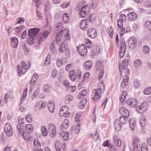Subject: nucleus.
Returning a JSON list of instances; mask_svg holds the SVG:
<instances>
[{
  "label": "nucleus",
  "instance_id": "f257e3e1",
  "mask_svg": "<svg viewBox=\"0 0 151 151\" xmlns=\"http://www.w3.org/2000/svg\"><path fill=\"white\" fill-rule=\"evenodd\" d=\"M51 32V28L49 27L47 30L44 32L40 33L37 35L36 39L37 45H39L40 42L45 40Z\"/></svg>",
  "mask_w": 151,
  "mask_h": 151
},
{
  "label": "nucleus",
  "instance_id": "f03ea898",
  "mask_svg": "<svg viewBox=\"0 0 151 151\" xmlns=\"http://www.w3.org/2000/svg\"><path fill=\"white\" fill-rule=\"evenodd\" d=\"M81 71L79 70L75 72L74 70H72L69 72V78L73 81H75L77 77L78 81L80 80L81 78Z\"/></svg>",
  "mask_w": 151,
  "mask_h": 151
},
{
  "label": "nucleus",
  "instance_id": "7ed1b4c3",
  "mask_svg": "<svg viewBox=\"0 0 151 151\" xmlns=\"http://www.w3.org/2000/svg\"><path fill=\"white\" fill-rule=\"evenodd\" d=\"M63 24L62 22H58L56 24V29L58 32H65L67 40H69L70 37L68 33V30L67 29L63 27Z\"/></svg>",
  "mask_w": 151,
  "mask_h": 151
},
{
  "label": "nucleus",
  "instance_id": "20e7f679",
  "mask_svg": "<svg viewBox=\"0 0 151 151\" xmlns=\"http://www.w3.org/2000/svg\"><path fill=\"white\" fill-rule=\"evenodd\" d=\"M104 67L101 61H97L96 64V70L98 71H100L99 73L98 78L100 79L103 76L104 72Z\"/></svg>",
  "mask_w": 151,
  "mask_h": 151
},
{
  "label": "nucleus",
  "instance_id": "39448f33",
  "mask_svg": "<svg viewBox=\"0 0 151 151\" xmlns=\"http://www.w3.org/2000/svg\"><path fill=\"white\" fill-rule=\"evenodd\" d=\"M100 87L95 90L94 95L93 98L94 101H96V99H99L101 97V93L102 91L104 90V86L103 83L101 82L100 84Z\"/></svg>",
  "mask_w": 151,
  "mask_h": 151
},
{
  "label": "nucleus",
  "instance_id": "423d86ee",
  "mask_svg": "<svg viewBox=\"0 0 151 151\" xmlns=\"http://www.w3.org/2000/svg\"><path fill=\"white\" fill-rule=\"evenodd\" d=\"M24 125H19V136H22L23 139L26 141L30 140V133L24 132Z\"/></svg>",
  "mask_w": 151,
  "mask_h": 151
},
{
  "label": "nucleus",
  "instance_id": "0eeeda50",
  "mask_svg": "<svg viewBox=\"0 0 151 151\" xmlns=\"http://www.w3.org/2000/svg\"><path fill=\"white\" fill-rule=\"evenodd\" d=\"M90 7L88 5H86L82 8L79 12V15L81 17L85 18L88 14L89 12Z\"/></svg>",
  "mask_w": 151,
  "mask_h": 151
},
{
  "label": "nucleus",
  "instance_id": "6e6552de",
  "mask_svg": "<svg viewBox=\"0 0 151 151\" xmlns=\"http://www.w3.org/2000/svg\"><path fill=\"white\" fill-rule=\"evenodd\" d=\"M132 144L134 151H139L140 150L141 145L140 140L138 138H135L133 139Z\"/></svg>",
  "mask_w": 151,
  "mask_h": 151
},
{
  "label": "nucleus",
  "instance_id": "1a4fd4ad",
  "mask_svg": "<svg viewBox=\"0 0 151 151\" xmlns=\"http://www.w3.org/2000/svg\"><path fill=\"white\" fill-rule=\"evenodd\" d=\"M31 67V63L29 64L28 67L27 68L25 63L22 61L21 63V66L19 67V74H24L27 70H28Z\"/></svg>",
  "mask_w": 151,
  "mask_h": 151
},
{
  "label": "nucleus",
  "instance_id": "9d476101",
  "mask_svg": "<svg viewBox=\"0 0 151 151\" xmlns=\"http://www.w3.org/2000/svg\"><path fill=\"white\" fill-rule=\"evenodd\" d=\"M48 129L50 136L52 137L55 136L56 134L55 127L53 124H50L48 126Z\"/></svg>",
  "mask_w": 151,
  "mask_h": 151
},
{
  "label": "nucleus",
  "instance_id": "9b49d317",
  "mask_svg": "<svg viewBox=\"0 0 151 151\" xmlns=\"http://www.w3.org/2000/svg\"><path fill=\"white\" fill-rule=\"evenodd\" d=\"M4 129V132L8 136L10 137L12 135V129L9 123H7L5 124Z\"/></svg>",
  "mask_w": 151,
  "mask_h": 151
},
{
  "label": "nucleus",
  "instance_id": "f8f14e48",
  "mask_svg": "<svg viewBox=\"0 0 151 151\" xmlns=\"http://www.w3.org/2000/svg\"><path fill=\"white\" fill-rule=\"evenodd\" d=\"M40 29L37 28L29 29L28 30V35L29 37L36 38V35L39 32Z\"/></svg>",
  "mask_w": 151,
  "mask_h": 151
},
{
  "label": "nucleus",
  "instance_id": "ddd939ff",
  "mask_svg": "<svg viewBox=\"0 0 151 151\" xmlns=\"http://www.w3.org/2000/svg\"><path fill=\"white\" fill-rule=\"evenodd\" d=\"M136 38L134 37H131L128 41L129 47L131 49H134L137 46Z\"/></svg>",
  "mask_w": 151,
  "mask_h": 151
},
{
  "label": "nucleus",
  "instance_id": "4468645a",
  "mask_svg": "<svg viewBox=\"0 0 151 151\" xmlns=\"http://www.w3.org/2000/svg\"><path fill=\"white\" fill-rule=\"evenodd\" d=\"M147 109V106L145 102H143L136 108L137 112L140 114L145 112Z\"/></svg>",
  "mask_w": 151,
  "mask_h": 151
},
{
  "label": "nucleus",
  "instance_id": "2eb2a0df",
  "mask_svg": "<svg viewBox=\"0 0 151 151\" xmlns=\"http://www.w3.org/2000/svg\"><path fill=\"white\" fill-rule=\"evenodd\" d=\"M77 52L80 55L84 56L86 55L87 53V49L84 45H82L78 47H77Z\"/></svg>",
  "mask_w": 151,
  "mask_h": 151
},
{
  "label": "nucleus",
  "instance_id": "dca6fc26",
  "mask_svg": "<svg viewBox=\"0 0 151 151\" xmlns=\"http://www.w3.org/2000/svg\"><path fill=\"white\" fill-rule=\"evenodd\" d=\"M128 63L127 59H124L121 64L119 65V69L120 74L122 75V70L126 69L128 66Z\"/></svg>",
  "mask_w": 151,
  "mask_h": 151
},
{
  "label": "nucleus",
  "instance_id": "f3484780",
  "mask_svg": "<svg viewBox=\"0 0 151 151\" xmlns=\"http://www.w3.org/2000/svg\"><path fill=\"white\" fill-rule=\"evenodd\" d=\"M87 34L89 37L94 38L97 35V32L95 29L90 28L88 29Z\"/></svg>",
  "mask_w": 151,
  "mask_h": 151
},
{
  "label": "nucleus",
  "instance_id": "a211bd4d",
  "mask_svg": "<svg viewBox=\"0 0 151 151\" xmlns=\"http://www.w3.org/2000/svg\"><path fill=\"white\" fill-rule=\"evenodd\" d=\"M46 103L42 101L38 102L35 106V108L37 110L44 109L45 107Z\"/></svg>",
  "mask_w": 151,
  "mask_h": 151
},
{
  "label": "nucleus",
  "instance_id": "6ab92c4d",
  "mask_svg": "<svg viewBox=\"0 0 151 151\" xmlns=\"http://www.w3.org/2000/svg\"><path fill=\"white\" fill-rule=\"evenodd\" d=\"M60 137L64 141L68 140L69 138V133L67 132H63L59 134Z\"/></svg>",
  "mask_w": 151,
  "mask_h": 151
},
{
  "label": "nucleus",
  "instance_id": "aec40b11",
  "mask_svg": "<svg viewBox=\"0 0 151 151\" xmlns=\"http://www.w3.org/2000/svg\"><path fill=\"white\" fill-rule=\"evenodd\" d=\"M119 112L122 116H129V112L127 109L124 107H121L119 109Z\"/></svg>",
  "mask_w": 151,
  "mask_h": 151
},
{
  "label": "nucleus",
  "instance_id": "412c9836",
  "mask_svg": "<svg viewBox=\"0 0 151 151\" xmlns=\"http://www.w3.org/2000/svg\"><path fill=\"white\" fill-rule=\"evenodd\" d=\"M119 119H116L114 123V127L116 131L120 130L122 126L121 125Z\"/></svg>",
  "mask_w": 151,
  "mask_h": 151
},
{
  "label": "nucleus",
  "instance_id": "4be33fe9",
  "mask_svg": "<svg viewBox=\"0 0 151 151\" xmlns=\"http://www.w3.org/2000/svg\"><path fill=\"white\" fill-rule=\"evenodd\" d=\"M68 109V106H62L60 109L59 112L60 116H63L66 114Z\"/></svg>",
  "mask_w": 151,
  "mask_h": 151
},
{
  "label": "nucleus",
  "instance_id": "5701e85b",
  "mask_svg": "<svg viewBox=\"0 0 151 151\" xmlns=\"http://www.w3.org/2000/svg\"><path fill=\"white\" fill-rule=\"evenodd\" d=\"M127 103L132 106H135L137 103V101L134 98H129L127 101Z\"/></svg>",
  "mask_w": 151,
  "mask_h": 151
},
{
  "label": "nucleus",
  "instance_id": "b1692460",
  "mask_svg": "<svg viewBox=\"0 0 151 151\" xmlns=\"http://www.w3.org/2000/svg\"><path fill=\"white\" fill-rule=\"evenodd\" d=\"M88 20L87 19L82 20L80 23V28L83 30H85L87 28V22Z\"/></svg>",
  "mask_w": 151,
  "mask_h": 151
},
{
  "label": "nucleus",
  "instance_id": "393cba45",
  "mask_svg": "<svg viewBox=\"0 0 151 151\" xmlns=\"http://www.w3.org/2000/svg\"><path fill=\"white\" fill-rule=\"evenodd\" d=\"M128 19L130 21H134L137 18V14L134 12H130L128 14Z\"/></svg>",
  "mask_w": 151,
  "mask_h": 151
},
{
  "label": "nucleus",
  "instance_id": "a878e982",
  "mask_svg": "<svg viewBox=\"0 0 151 151\" xmlns=\"http://www.w3.org/2000/svg\"><path fill=\"white\" fill-rule=\"evenodd\" d=\"M48 109L50 111L51 113L54 112L55 109L54 103L52 101H50L47 104Z\"/></svg>",
  "mask_w": 151,
  "mask_h": 151
},
{
  "label": "nucleus",
  "instance_id": "bb28decb",
  "mask_svg": "<svg viewBox=\"0 0 151 151\" xmlns=\"http://www.w3.org/2000/svg\"><path fill=\"white\" fill-rule=\"evenodd\" d=\"M113 139L114 144L116 146L119 147L122 145V143L121 140L119 139L116 136H114L113 137Z\"/></svg>",
  "mask_w": 151,
  "mask_h": 151
},
{
  "label": "nucleus",
  "instance_id": "cd10ccee",
  "mask_svg": "<svg viewBox=\"0 0 151 151\" xmlns=\"http://www.w3.org/2000/svg\"><path fill=\"white\" fill-rule=\"evenodd\" d=\"M18 43V40L17 38L15 37H13L11 40L10 45L14 47H17Z\"/></svg>",
  "mask_w": 151,
  "mask_h": 151
},
{
  "label": "nucleus",
  "instance_id": "c85d7f7f",
  "mask_svg": "<svg viewBox=\"0 0 151 151\" xmlns=\"http://www.w3.org/2000/svg\"><path fill=\"white\" fill-rule=\"evenodd\" d=\"M128 79L129 77L127 76H124L121 83V86L122 88L125 87L127 85Z\"/></svg>",
  "mask_w": 151,
  "mask_h": 151
},
{
  "label": "nucleus",
  "instance_id": "c756f323",
  "mask_svg": "<svg viewBox=\"0 0 151 151\" xmlns=\"http://www.w3.org/2000/svg\"><path fill=\"white\" fill-rule=\"evenodd\" d=\"M67 45L64 42H63L59 47V50L61 52H64L67 48Z\"/></svg>",
  "mask_w": 151,
  "mask_h": 151
},
{
  "label": "nucleus",
  "instance_id": "7c9ffc66",
  "mask_svg": "<svg viewBox=\"0 0 151 151\" xmlns=\"http://www.w3.org/2000/svg\"><path fill=\"white\" fill-rule=\"evenodd\" d=\"M37 40L36 38H33L31 37H29V38L27 40V42L29 45H32L33 43H35V45L37 46L38 45H37Z\"/></svg>",
  "mask_w": 151,
  "mask_h": 151
},
{
  "label": "nucleus",
  "instance_id": "2f4dec72",
  "mask_svg": "<svg viewBox=\"0 0 151 151\" xmlns=\"http://www.w3.org/2000/svg\"><path fill=\"white\" fill-rule=\"evenodd\" d=\"M69 121L68 119H65L63 122L62 124L60 126V128L61 129H67L68 126Z\"/></svg>",
  "mask_w": 151,
  "mask_h": 151
},
{
  "label": "nucleus",
  "instance_id": "473e14b6",
  "mask_svg": "<svg viewBox=\"0 0 151 151\" xmlns=\"http://www.w3.org/2000/svg\"><path fill=\"white\" fill-rule=\"evenodd\" d=\"M129 127L132 130H133L136 124L134 119L131 118L129 120Z\"/></svg>",
  "mask_w": 151,
  "mask_h": 151
},
{
  "label": "nucleus",
  "instance_id": "72a5a7b5",
  "mask_svg": "<svg viewBox=\"0 0 151 151\" xmlns=\"http://www.w3.org/2000/svg\"><path fill=\"white\" fill-rule=\"evenodd\" d=\"M92 63L91 61H87L85 63L84 67L86 70H88L92 68Z\"/></svg>",
  "mask_w": 151,
  "mask_h": 151
},
{
  "label": "nucleus",
  "instance_id": "f704fd0d",
  "mask_svg": "<svg viewBox=\"0 0 151 151\" xmlns=\"http://www.w3.org/2000/svg\"><path fill=\"white\" fill-rule=\"evenodd\" d=\"M25 129L27 133H30L32 132L33 127L31 124H28L26 125Z\"/></svg>",
  "mask_w": 151,
  "mask_h": 151
},
{
  "label": "nucleus",
  "instance_id": "c9c22d12",
  "mask_svg": "<svg viewBox=\"0 0 151 151\" xmlns=\"http://www.w3.org/2000/svg\"><path fill=\"white\" fill-rule=\"evenodd\" d=\"M139 124L142 127H145L146 124V118L145 116H142L140 118L139 120Z\"/></svg>",
  "mask_w": 151,
  "mask_h": 151
},
{
  "label": "nucleus",
  "instance_id": "e433bc0d",
  "mask_svg": "<svg viewBox=\"0 0 151 151\" xmlns=\"http://www.w3.org/2000/svg\"><path fill=\"white\" fill-rule=\"evenodd\" d=\"M63 36L65 37V40H68L67 38L66 34H65V32H58V33H57L56 35V38H58L59 39H61V37Z\"/></svg>",
  "mask_w": 151,
  "mask_h": 151
},
{
  "label": "nucleus",
  "instance_id": "4c0bfd02",
  "mask_svg": "<svg viewBox=\"0 0 151 151\" xmlns=\"http://www.w3.org/2000/svg\"><path fill=\"white\" fill-rule=\"evenodd\" d=\"M127 116L123 115V116H121L119 117L118 119H119L121 124H124L127 122Z\"/></svg>",
  "mask_w": 151,
  "mask_h": 151
},
{
  "label": "nucleus",
  "instance_id": "58836bf2",
  "mask_svg": "<svg viewBox=\"0 0 151 151\" xmlns=\"http://www.w3.org/2000/svg\"><path fill=\"white\" fill-rule=\"evenodd\" d=\"M87 100L86 99H84L81 101L79 103V107L81 109L83 108L86 105Z\"/></svg>",
  "mask_w": 151,
  "mask_h": 151
},
{
  "label": "nucleus",
  "instance_id": "ea45409f",
  "mask_svg": "<svg viewBox=\"0 0 151 151\" xmlns=\"http://www.w3.org/2000/svg\"><path fill=\"white\" fill-rule=\"evenodd\" d=\"M38 75L37 74H34L30 82L31 85H33L38 78Z\"/></svg>",
  "mask_w": 151,
  "mask_h": 151
},
{
  "label": "nucleus",
  "instance_id": "a19ab883",
  "mask_svg": "<svg viewBox=\"0 0 151 151\" xmlns=\"http://www.w3.org/2000/svg\"><path fill=\"white\" fill-rule=\"evenodd\" d=\"M43 91L46 93H48L49 92L50 89V87L49 84H45L43 88Z\"/></svg>",
  "mask_w": 151,
  "mask_h": 151
},
{
  "label": "nucleus",
  "instance_id": "79ce46f5",
  "mask_svg": "<svg viewBox=\"0 0 151 151\" xmlns=\"http://www.w3.org/2000/svg\"><path fill=\"white\" fill-rule=\"evenodd\" d=\"M27 88H25L23 92L22 97L21 99L20 100V104H22L24 101V99L25 98V97L27 96Z\"/></svg>",
  "mask_w": 151,
  "mask_h": 151
},
{
  "label": "nucleus",
  "instance_id": "37998d69",
  "mask_svg": "<svg viewBox=\"0 0 151 151\" xmlns=\"http://www.w3.org/2000/svg\"><path fill=\"white\" fill-rule=\"evenodd\" d=\"M63 21L64 23H68L69 22V16L67 13L64 14L63 17Z\"/></svg>",
  "mask_w": 151,
  "mask_h": 151
},
{
  "label": "nucleus",
  "instance_id": "c03bdc74",
  "mask_svg": "<svg viewBox=\"0 0 151 151\" xmlns=\"http://www.w3.org/2000/svg\"><path fill=\"white\" fill-rule=\"evenodd\" d=\"M41 131L42 135L45 137L47 136L48 134L46 128L44 126H42L41 128Z\"/></svg>",
  "mask_w": 151,
  "mask_h": 151
},
{
  "label": "nucleus",
  "instance_id": "a18cd8bd",
  "mask_svg": "<svg viewBox=\"0 0 151 151\" xmlns=\"http://www.w3.org/2000/svg\"><path fill=\"white\" fill-rule=\"evenodd\" d=\"M120 50H126V46L125 42L123 41H120Z\"/></svg>",
  "mask_w": 151,
  "mask_h": 151
},
{
  "label": "nucleus",
  "instance_id": "49530a36",
  "mask_svg": "<svg viewBox=\"0 0 151 151\" xmlns=\"http://www.w3.org/2000/svg\"><path fill=\"white\" fill-rule=\"evenodd\" d=\"M127 94L126 91H124L122 94L119 98L120 101L121 102H123L126 98Z\"/></svg>",
  "mask_w": 151,
  "mask_h": 151
},
{
  "label": "nucleus",
  "instance_id": "de8ad7c7",
  "mask_svg": "<svg viewBox=\"0 0 151 151\" xmlns=\"http://www.w3.org/2000/svg\"><path fill=\"white\" fill-rule=\"evenodd\" d=\"M50 63V56L47 55L45 61V65L46 66H48Z\"/></svg>",
  "mask_w": 151,
  "mask_h": 151
},
{
  "label": "nucleus",
  "instance_id": "09e8293b",
  "mask_svg": "<svg viewBox=\"0 0 151 151\" xmlns=\"http://www.w3.org/2000/svg\"><path fill=\"white\" fill-rule=\"evenodd\" d=\"M145 27L151 32V22L149 21H146L145 23Z\"/></svg>",
  "mask_w": 151,
  "mask_h": 151
},
{
  "label": "nucleus",
  "instance_id": "8fccbe9b",
  "mask_svg": "<svg viewBox=\"0 0 151 151\" xmlns=\"http://www.w3.org/2000/svg\"><path fill=\"white\" fill-rule=\"evenodd\" d=\"M100 48L99 46H97L94 48L93 51L95 54L98 55L100 52Z\"/></svg>",
  "mask_w": 151,
  "mask_h": 151
},
{
  "label": "nucleus",
  "instance_id": "3c124183",
  "mask_svg": "<svg viewBox=\"0 0 151 151\" xmlns=\"http://www.w3.org/2000/svg\"><path fill=\"white\" fill-rule=\"evenodd\" d=\"M95 135L94 136V137L93 138V137L94 136V134H89L90 137L92 138L94 140L97 141L98 140L99 138V135L97 134L96 132Z\"/></svg>",
  "mask_w": 151,
  "mask_h": 151
},
{
  "label": "nucleus",
  "instance_id": "603ef678",
  "mask_svg": "<svg viewBox=\"0 0 151 151\" xmlns=\"http://www.w3.org/2000/svg\"><path fill=\"white\" fill-rule=\"evenodd\" d=\"M141 151H147V147L145 143H143L141 146Z\"/></svg>",
  "mask_w": 151,
  "mask_h": 151
},
{
  "label": "nucleus",
  "instance_id": "864d4df0",
  "mask_svg": "<svg viewBox=\"0 0 151 151\" xmlns=\"http://www.w3.org/2000/svg\"><path fill=\"white\" fill-rule=\"evenodd\" d=\"M25 119L28 122L31 123L32 121V117L29 114H28L26 116Z\"/></svg>",
  "mask_w": 151,
  "mask_h": 151
},
{
  "label": "nucleus",
  "instance_id": "5fc2aeb1",
  "mask_svg": "<svg viewBox=\"0 0 151 151\" xmlns=\"http://www.w3.org/2000/svg\"><path fill=\"white\" fill-rule=\"evenodd\" d=\"M144 93L145 95H149L151 93V87H148L144 91Z\"/></svg>",
  "mask_w": 151,
  "mask_h": 151
},
{
  "label": "nucleus",
  "instance_id": "6e6d98bb",
  "mask_svg": "<svg viewBox=\"0 0 151 151\" xmlns=\"http://www.w3.org/2000/svg\"><path fill=\"white\" fill-rule=\"evenodd\" d=\"M143 51L144 53L145 54H147L150 51L149 47L146 45L144 46L143 48Z\"/></svg>",
  "mask_w": 151,
  "mask_h": 151
},
{
  "label": "nucleus",
  "instance_id": "4d7b16f0",
  "mask_svg": "<svg viewBox=\"0 0 151 151\" xmlns=\"http://www.w3.org/2000/svg\"><path fill=\"white\" fill-rule=\"evenodd\" d=\"M87 93V91L86 90H83L81 91L78 96V97L79 98H81V96H85Z\"/></svg>",
  "mask_w": 151,
  "mask_h": 151
},
{
  "label": "nucleus",
  "instance_id": "13d9d810",
  "mask_svg": "<svg viewBox=\"0 0 151 151\" xmlns=\"http://www.w3.org/2000/svg\"><path fill=\"white\" fill-rule=\"evenodd\" d=\"M63 84L65 86L66 89L68 90L69 88V81L68 80H65L63 81Z\"/></svg>",
  "mask_w": 151,
  "mask_h": 151
},
{
  "label": "nucleus",
  "instance_id": "bf43d9fd",
  "mask_svg": "<svg viewBox=\"0 0 151 151\" xmlns=\"http://www.w3.org/2000/svg\"><path fill=\"white\" fill-rule=\"evenodd\" d=\"M40 92V90L39 89H37L35 91V92L33 95L32 96V99H34L35 98V97L37 96Z\"/></svg>",
  "mask_w": 151,
  "mask_h": 151
},
{
  "label": "nucleus",
  "instance_id": "052dcab7",
  "mask_svg": "<svg viewBox=\"0 0 151 151\" xmlns=\"http://www.w3.org/2000/svg\"><path fill=\"white\" fill-rule=\"evenodd\" d=\"M142 65V63L140 60H136L134 61V65L136 67H138Z\"/></svg>",
  "mask_w": 151,
  "mask_h": 151
},
{
  "label": "nucleus",
  "instance_id": "680f3d73",
  "mask_svg": "<svg viewBox=\"0 0 151 151\" xmlns=\"http://www.w3.org/2000/svg\"><path fill=\"white\" fill-rule=\"evenodd\" d=\"M13 92V90L12 89L10 90L9 91L7 92V93L4 96V99H5V101L6 102V99H7L8 98V96H7L8 95H10L11 93Z\"/></svg>",
  "mask_w": 151,
  "mask_h": 151
},
{
  "label": "nucleus",
  "instance_id": "e2e57ef3",
  "mask_svg": "<svg viewBox=\"0 0 151 151\" xmlns=\"http://www.w3.org/2000/svg\"><path fill=\"white\" fill-rule=\"evenodd\" d=\"M70 2H68L67 3L64 2L61 4V6L63 9L67 7L70 5Z\"/></svg>",
  "mask_w": 151,
  "mask_h": 151
},
{
  "label": "nucleus",
  "instance_id": "0e129e2a",
  "mask_svg": "<svg viewBox=\"0 0 151 151\" xmlns=\"http://www.w3.org/2000/svg\"><path fill=\"white\" fill-rule=\"evenodd\" d=\"M95 19V16L93 14H91L89 16V21L90 22H93Z\"/></svg>",
  "mask_w": 151,
  "mask_h": 151
},
{
  "label": "nucleus",
  "instance_id": "69168bd1",
  "mask_svg": "<svg viewBox=\"0 0 151 151\" xmlns=\"http://www.w3.org/2000/svg\"><path fill=\"white\" fill-rule=\"evenodd\" d=\"M113 31L114 30L113 28H112V27H110L109 29V34L110 37L111 38H112L113 37Z\"/></svg>",
  "mask_w": 151,
  "mask_h": 151
},
{
  "label": "nucleus",
  "instance_id": "338daca9",
  "mask_svg": "<svg viewBox=\"0 0 151 151\" xmlns=\"http://www.w3.org/2000/svg\"><path fill=\"white\" fill-rule=\"evenodd\" d=\"M123 21L121 19H118L117 20V25L120 28L122 27L123 25Z\"/></svg>",
  "mask_w": 151,
  "mask_h": 151
},
{
  "label": "nucleus",
  "instance_id": "774afa93",
  "mask_svg": "<svg viewBox=\"0 0 151 151\" xmlns=\"http://www.w3.org/2000/svg\"><path fill=\"white\" fill-rule=\"evenodd\" d=\"M58 73L56 69H54L52 70V78H55L58 75Z\"/></svg>",
  "mask_w": 151,
  "mask_h": 151
}]
</instances>
